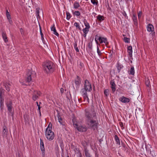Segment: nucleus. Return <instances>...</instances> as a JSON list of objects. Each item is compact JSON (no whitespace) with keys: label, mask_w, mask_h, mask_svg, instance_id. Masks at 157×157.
Returning <instances> with one entry per match:
<instances>
[{"label":"nucleus","mask_w":157,"mask_h":157,"mask_svg":"<svg viewBox=\"0 0 157 157\" xmlns=\"http://www.w3.org/2000/svg\"><path fill=\"white\" fill-rule=\"evenodd\" d=\"M88 47L89 49H91L92 47V43L91 42H89L88 44Z\"/></svg>","instance_id":"a18cd8bd"},{"label":"nucleus","mask_w":157,"mask_h":157,"mask_svg":"<svg viewBox=\"0 0 157 157\" xmlns=\"http://www.w3.org/2000/svg\"><path fill=\"white\" fill-rule=\"evenodd\" d=\"M2 36L3 39L4 40L5 42L6 43L8 42V40L7 39V37L6 32H5L3 31L2 32Z\"/></svg>","instance_id":"aec40b11"},{"label":"nucleus","mask_w":157,"mask_h":157,"mask_svg":"<svg viewBox=\"0 0 157 157\" xmlns=\"http://www.w3.org/2000/svg\"><path fill=\"white\" fill-rule=\"evenodd\" d=\"M84 88L86 90V91L90 92L92 90L91 85L87 79L85 81Z\"/></svg>","instance_id":"1a4fd4ad"},{"label":"nucleus","mask_w":157,"mask_h":157,"mask_svg":"<svg viewBox=\"0 0 157 157\" xmlns=\"http://www.w3.org/2000/svg\"><path fill=\"white\" fill-rule=\"evenodd\" d=\"M97 19L100 22L104 20V17L103 16H101L100 15H98L97 17Z\"/></svg>","instance_id":"cd10ccee"},{"label":"nucleus","mask_w":157,"mask_h":157,"mask_svg":"<svg viewBox=\"0 0 157 157\" xmlns=\"http://www.w3.org/2000/svg\"><path fill=\"white\" fill-rule=\"evenodd\" d=\"M119 124L121 127L122 128V127H123V123L122 122H120L119 123Z\"/></svg>","instance_id":"4d7b16f0"},{"label":"nucleus","mask_w":157,"mask_h":157,"mask_svg":"<svg viewBox=\"0 0 157 157\" xmlns=\"http://www.w3.org/2000/svg\"><path fill=\"white\" fill-rule=\"evenodd\" d=\"M3 86L6 88V90L9 92L10 90V86H11L10 83L9 82H3Z\"/></svg>","instance_id":"2eb2a0df"},{"label":"nucleus","mask_w":157,"mask_h":157,"mask_svg":"<svg viewBox=\"0 0 157 157\" xmlns=\"http://www.w3.org/2000/svg\"><path fill=\"white\" fill-rule=\"evenodd\" d=\"M123 66V65H122L121 64H120V63H118L117 65V71L118 73H120L121 69L122 68Z\"/></svg>","instance_id":"393cba45"},{"label":"nucleus","mask_w":157,"mask_h":157,"mask_svg":"<svg viewBox=\"0 0 157 157\" xmlns=\"http://www.w3.org/2000/svg\"><path fill=\"white\" fill-rule=\"evenodd\" d=\"M74 25L79 30H81V27L79 25V24L77 22H75Z\"/></svg>","instance_id":"72a5a7b5"},{"label":"nucleus","mask_w":157,"mask_h":157,"mask_svg":"<svg viewBox=\"0 0 157 157\" xmlns=\"http://www.w3.org/2000/svg\"><path fill=\"white\" fill-rule=\"evenodd\" d=\"M124 41L125 43H129L130 41V39L127 37H125L124 38Z\"/></svg>","instance_id":"a19ab883"},{"label":"nucleus","mask_w":157,"mask_h":157,"mask_svg":"<svg viewBox=\"0 0 157 157\" xmlns=\"http://www.w3.org/2000/svg\"><path fill=\"white\" fill-rule=\"evenodd\" d=\"M40 34L41 35V38H42V40L43 39H44V38L43 37V34L42 32L41 28V27L40 26Z\"/></svg>","instance_id":"c03bdc74"},{"label":"nucleus","mask_w":157,"mask_h":157,"mask_svg":"<svg viewBox=\"0 0 157 157\" xmlns=\"http://www.w3.org/2000/svg\"><path fill=\"white\" fill-rule=\"evenodd\" d=\"M57 117L58 118V121L60 123V124L62 125V128H65L66 127V123L64 121V120L60 117V115L59 114V113L58 114Z\"/></svg>","instance_id":"9d476101"},{"label":"nucleus","mask_w":157,"mask_h":157,"mask_svg":"<svg viewBox=\"0 0 157 157\" xmlns=\"http://www.w3.org/2000/svg\"><path fill=\"white\" fill-rule=\"evenodd\" d=\"M91 3L94 5H97L98 1L97 0H91Z\"/></svg>","instance_id":"4c0bfd02"},{"label":"nucleus","mask_w":157,"mask_h":157,"mask_svg":"<svg viewBox=\"0 0 157 157\" xmlns=\"http://www.w3.org/2000/svg\"><path fill=\"white\" fill-rule=\"evenodd\" d=\"M36 103L38 107V110L39 111H40L41 107L40 106V105L38 104V103L37 101H36Z\"/></svg>","instance_id":"de8ad7c7"},{"label":"nucleus","mask_w":157,"mask_h":157,"mask_svg":"<svg viewBox=\"0 0 157 157\" xmlns=\"http://www.w3.org/2000/svg\"><path fill=\"white\" fill-rule=\"evenodd\" d=\"M73 14L76 16H79L80 15V13L78 11H75L73 12Z\"/></svg>","instance_id":"ea45409f"},{"label":"nucleus","mask_w":157,"mask_h":157,"mask_svg":"<svg viewBox=\"0 0 157 157\" xmlns=\"http://www.w3.org/2000/svg\"><path fill=\"white\" fill-rule=\"evenodd\" d=\"M81 78L78 76H77L75 80V83L77 87H78L81 83Z\"/></svg>","instance_id":"4468645a"},{"label":"nucleus","mask_w":157,"mask_h":157,"mask_svg":"<svg viewBox=\"0 0 157 157\" xmlns=\"http://www.w3.org/2000/svg\"><path fill=\"white\" fill-rule=\"evenodd\" d=\"M97 40H98L100 42V44L103 43V41L102 40V37H99L98 36Z\"/></svg>","instance_id":"58836bf2"},{"label":"nucleus","mask_w":157,"mask_h":157,"mask_svg":"<svg viewBox=\"0 0 157 157\" xmlns=\"http://www.w3.org/2000/svg\"><path fill=\"white\" fill-rule=\"evenodd\" d=\"M142 15V12L141 11H140L138 14V18H139Z\"/></svg>","instance_id":"8fccbe9b"},{"label":"nucleus","mask_w":157,"mask_h":157,"mask_svg":"<svg viewBox=\"0 0 157 157\" xmlns=\"http://www.w3.org/2000/svg\"><path fill=\"white\" fill-rule=\"evenodd\" d=\"M67 157H69V156L68 155Z\"/></svg>","instance_id":"774afa93"},{"label":"nucleus","mask_w":157,"mask_h":157,"mask_svg":"<svg viewBox=\"0 0 157 157\" xmlns=\"http://www.w3.org/2000/svg\"><path fill=\"white\" fill-rule=\"evenodd\" d=\"M110 85L111 86V88L113 92H114L116 90V85L115 84L114 79L112 80L110 82Z\"/></svg>","instance_id":"f8f14e48"},{"label":"nucleus","mask_w":157,"mask_h":157,"mask_svg":"<svg viewBox=\"0 0 157 157\" xmlns=\"http://www.w3.org/2000/svg\"><path fill=\"white\" fill-rule=\"evenodd\" d=\"M97 52L99 56H100L101 55V53L100 51L98 46H97Z\"/></svg>","instance_id":"37998d69"},{"label":"nucleus","mask_w":157,"mask_h":157,"mask_svg":"<svg viewBox=\"0 0 157 157\" xmlns=\"http://www.w3.org/2000/svg\"><path fill=\"white\" fill-rule=\"evenodd\" d=\"M86 124L88 128L95 130L98 129V123L96 113L94 108L86 109L84 110Z\"/></svg>","instance_id":"f257e3e1"},{"label":"nucleus","mask_w":157,"mask_h":157,"mask_svg":"<svg viewBox=\"0 0 157 157\" xmlns=\"http://www.w3.org/2000/svg\"><path fill=\"white\" fill-rule=\"evenodd\" d=\"M119 100L120 101L124 103H128L130 100L129 98L124 97V96L120 98Z\"/></svg>","instance_id":"ddd939ff"},{"label":"nucleus","mask_w":157,"mask_h":157,"mask_svg":"<svg viewBox=\"0 0 157 157\" xmlns=\"http://www.w3.org/2000/svg\"><path fill=\"white\" fill-rule=\"evenodd\" d=\"M39 103H40V104H41V102H40Z\"/></svg>","instance_id":"69168bd1"},{"label":"nucleus","mask_w":157,"mask_h":157,"mask_svg":"<svg viewBox=\"0 0 157 157\" xmlns=\"http://www.w3.org/2000/svg\"><path fill=\"white\" fill-rule=\"evenodd\" d=\"M90 28H87V27H86L85 28H84L82 30H88V31H89V29Z\"/></svg>","instance_id":"603ef678"},{"label":"nucleus","mask_w":157,"mask_h":157,"mask_svg":"<svg viewBox=\"0 0 157 157\" xmlns=\"http://www.w3.org/2000/svg\"><path fill=\"white\" fill-rule=\"evenodd\" d=\"M52 123H49L48 126L45 132V135L47 139L49 141L53 140L55 137L54 132L52 131Z\"/></svg>","instance_id":"7ed1b4c3"},{"label":"nucleus","mask_w":157,"mask_h":157,"mask_svg":"<svg viewBox=\"0 0 157 157\" xmlns=\"http://www.w3.org/2000/svg\"><path fill=\"white\" fill-rule=\"evenodd\" d=\"M132 19L134 22V25L137 26L138 25V23L136 14H133Z\"/></svg>","instance_id":"a211bd4d"},{"label":"nucleus","mask_w":157,"mask_h":157,"mask_svg":"<svg viewBox=\"0 0 157 157\" xmlns=\"http://www.w3.org/2000/svg\"><path fill=\"white\" fill-rule=\"evenodd\" d=\"M41 94V93L40 91L34 90L32 94L33 100L34 101L36 100L39 98V97L40 96Z\"/></svg>","instance_id":"0eeeda50"},{"label":"nucleus","mask_w":157,"mask_h":157,"mask_svg":"<svg viewBox=\"0 0 157 157\" xmlns=\"http://www.w3.org/2000/svg\"><path fill=\"white\" fill-rule=\"evenodd\" d=\"M104 94L106 97H107L109 95V90L106 89L104 90Z\"/></svg>","instance_id":"473e14b6"},{"label":"nucleus","mask_w":157,"mask_h":157,"mask_svg":"<svg viewBox=\"0 0 157 157\" xmlns=\"http://www.w3.org/2000/svg\"><path fill=\"white\" fill-rule=\"evenodd\" d=\"M85 153L86 157H91V155L89 152L88 150L86 149H85Z\"/></svg>","instance_id":"c85d7f7f"},{"label":"nucleus","mask_w":157,"mask_h":157,"mask_svg":"<svg viewBox=\"0 0 157 157\" xmlns=\"http://www.w3.org/2000/svg\"><path fill=\"white\" fill-rule=\"evenodd\" d=\"M42 67L44 72L47 74L52 73L55 70V65L51 61H48L44 62Z\"/></svg>","instance_id":"f03ea898"},{"label":"nucleus","mask_w":157,"mask_h":157,"mask_svg":"<svg viewBox=\"0 0 157 157\" xmlns=\"http://www.w3.org/2000/svg\"><path fill=\"white\" fill-rule=\"evenodd\" d=\"M40 149L42 152V155L44 156L45 155V151L44 143L43 140L41 138L40 139Z\"/></svg>","instance_id":"9b49d317"},{"label":"nucleus","mask_w":157,"mask_h":157,"mask_svg":"<svg viewBox=\"0 0 157 157\" xmlns=\"http://www.w3.org/2000/svg\"><path fill=\"white\" fill-rule=\"evenodd\" d=\"M87 34V33H86V34L84 33V34H83V36H84V37H86V36Z\"/></svg>","instance_id":"bf43d9fd"},{"label":"nucleus","mask_w":157,"mask_h":157,"mask_svg":"<svg viewBox=\"0 0 157 157\" xmlns=\"http://www.w3.org/2000/svg\"><path fill=\"white\" fill-rule=\"evenodd\" d=\"M6 14L7 19H11L10 15L9 13L7 10H6Z\"/></svg>","instance_id":"e433bc0d"},{"label":"nucleus","mask_w":157,"mask_h":157,"mask_svg":"<svg viewBox=\"0 0 157 157\" xmlns=\"http://www.w3.org/2000/svg\"><path fill=\"white\" fill-rule=\"evenodd\" d=\"M81 99H78V101H80V100H81Z\"/></svg>","instance_id":"e2e57ef3"},{"label":"nucleus","mask_w":157,"mask_h":157,"mask_svg":"<svg viewBox=\"0 0 157 157\" xmlns=\"http://www.w3.org/2000/svg\"><path fill=\"white\" fill-rule=\"evenodd\" d=\"M60 92L61 93L63 94L64 92V89L63 88H61L60 90Z\"/></svg>","instance_id":"5fc2aeb1"},{"label":"nucleus","mask_w":157,"mask_h":157,"mask_svg":"<svg viewBox=\"0 0 157 157\" xmlns=\"http://www.w3.org/2000/svg\"><path fill=\"white\" fill-rule=\"evenodd\" d=\"M12 102L11 101H9L6 104L7 107L9 112V115L11 116L13 118L14 117V113L12 112Z\"/></svg>","instance_id":"39448f33"},{"label":"nucleus","mask_w":157,"mask_h":157,"mask_svg":"<svg viewBox=\"0 0 157 157\" xmlns=\"http://www.w3.org/2000/svg\"><path fill=\"white\" fill-rule=\"evenodd\" d=\"M127 52L128 53V55L129 57L131 58L132 56V47L131 46H129L127 48Z\"/></svg>","instance_id":"dca6fc26"},{"label":"nucleus","mask_w":157,"mask_h":157,"mask_svg":"<svg viewBox=\"0 0 157 157\" xmlns=\"http://www.w3.org/2000/svg\"><path fill=\"white\" fill-rule=\"evenodd\" d=\"M74 127L79 132H86L87 130L86 127L85 125H78L77 124H74Z\"/></svg>","instance_id":"6e6552de"},{"label":"nucleus","mask_w":157,"mask_h":157,"mask_svg":"<svg viewBox=\"0 0 157 157\" xmlns=\"http://www.w3.org/2000/svg\"><path fill=\"white\" fill-rule=\"evenodd\" d=\"M39 113L40 116H41V112H40V111H39Z\"/></svg>","instance_id":"052dcab7"},{"label":"nucleus","mask_w":157,"mask_h":157,"mask_svg":"<svg viewBox=\"0 0 157 157\" xmlns=\"http://www.w3.org/2000/svg\"><path fill=\"white\" fill-rule=\"evenodd\" d=\"M98 36L97 35L95 36V42L97 44H98V40H97V39L98 38Z\"/></svg>","instance_id":"09e8293b"},{"label":"nucleus","mask_w":157,"mask_h":157,"mask_svg":"<svg viewBox=\"0 0 157 157\" xmlns=\"http://www.w3.org/2000/svg\"><path fill=\"white\" fill-rule=\"evenodd\" d=\"M102 40H103V43H105L106 44L108 43L106 38L102 37Z\"/></svg>","instance_id":"79ce46f5"},{"label":"nucleus","mask_w":157,"mask_h":157,"mask_svg":"<svg viewBox=\"0 0 157 157\" xmlns=\"http://www.w3.org/2000/svg\"><path fill=\"white\" fill-rule=\"evenodd\" d=\"M36 73L31 70H29L27 72L26 76L25 78V81L27 84H25L24 82H21V83L23 85H30V82L32 81V78L36 76Z\"/></svg>","instance_id":"20e7f679"},{"label":"nucleus","mask_w":157,"mask_h":157,"mask_svg":"<svg viewBox=\"0 0 157 157\" xmlns=\"http://www.w3.org/2000/svg\"><path fill=\"white\" fill-rule=\"evenodd\" d=\"M17 157H21V155L20 154H19L18 155V156Z\"/></svg>","instance_id":"680f3d73"},{"label":"nucleus","mask_w":157,"mask_h":157,"mask_svg":"<svg viewBox=\"0 0 157 157\" xmlns=\"http://www.w3.org/2000/svg\"><path fill=\"white\" fill-rule=\"evenodd\" d=\"M115 139L116 141V144H117L118 145H120V140L119 138L118 137V136L117 135H115Z\"/></svg>","instance_id":"a878e982"},{"label":"nucleus","mask_w":157,"mask_h":157,"mask_svg":"<svg viewBox=\"0 0 157 157\" xmlns=\"http://www.w3.org/2000/svg\"><path fill=\"white\" fill-rule=\"evenodd\" d=\"M85 144V143H84L83 144V145H84Z\"/></svg>","instance_id":"338daca9"},{"label":"nucleus","mask_w":157,"mask_h":157,"mask_svg":"<svg viewBox=\"0 0 157 157\" xmlns=\"http://www.w3.org/2000/svg\"><path fill=\"white\" fill-rule=\"evenodd\" d=\"M74 47L76 52H79V50L77 47V41H75V43H74Z\"/></svg>","instance_id":"c756f323"},{"label":"nucleus","mask_w":157,"mask_h":157,"mask_svg":"<svg viewBox=\"0 0 157 157\" xmlns=\"http://www.w3.org/2000/svg\"><path fill=\"white\" fill-rule=\"evenodd\" d=\"M146 149L147 151L149 154H151V151L149 149H147L146 147Z\"/></svg>","instance_id":"49530a36"},{"label":"nucleus","mask_w":157,"mask_h":157,"mask_svg":"<svg viewBox=\"0 0 157 157\" xmlns=\"http://www.w3.org/2000/svg\"><path fill=\"white\" fill-rule=\"evenodd\" d=\"M108 10L111 11H112V9L111 8L109 7V4H108Z\"/></svg>","instance_id":"864d4df0"},{"label":"nucleus","mask_w":157,"mask_h":157,"mask_svg":"<svg viewBox=\"0 0 157 157\" xmlns=\"http://www.w3.org/2000/svg\"><path fill=\"white\" fill-rule=\"evenodd\" d=\"M8 19L9 20L10 24H12V23H13V21H12V20H11V19Z\"/></svg>","instance_id":"13d9d810"},{"label":"nucleus","mask_w":157,"mask_h":157,"mask_svg":"<svg viewBox=\"0 0 157 157\" xmlns=\"http://www.w3.org/2000/svg\"><path fill=\"white\" fill-rule=\"evenodd\" d=\"M124 84L125 85H124V89L125 90H128L130 88L131 86V84L129 82H126Z\"/></svg>","instance_id":"6ab92c4d"},{"label":"nucleus","mask_w":157,"mask_h":157,"mask_svg":"<svg viewBox=\"0 0 157 157\" xmlns=\"http://www.w3.org/2000/svg\"><path fill=\"white\" fill-rule=\"evenodd\" d=\"M66 19L67 20H69L71 17V14L69 12H66Z\"/></svg>","instance_id":"c9c22d12"},{"label":"nucleus","mask_w":157,"mask_h":157,"mask_svg":"<svg viewBox=\"0 0 157 157\" xmlns=\"http://www.w3.org/2000/svg\"><path fill=\"white\" fill-rule=\"evenodd\" d=\"M20 31L22 35L24 34L23 29L22 28H21L20 29Z\"/></svg>","instance_id":"3c124183"},{"label":"nucleus","mask_w":157,"mask_h":157,"mask_svg":"<svg viewBox=\"0 0 157 157\" xmlns=\"http://www.w3.org/2000/svg\"><path fill=\"white\" fill-rule=\"evenodd\" d=\"M39 8H37L36 9V14L37 18L39 17Z\"/></svg>","instance_id":"f704fd0d"},{"label":"nucleus","mask_w":157,"mask_h":157,"mask_svg":"<svg viewBox=\"0 0 157 157\" xmlns=\"http://www.w3.org/2000/svg\"><path fill=\"white\" fill-rule=\"evenodd\" d=\"M73 6L75 9H77L80 6L79 3L77 2H74Z\"/></svg>","instance_id":"bb28decb"},{"label":"nucleus","mask_w":157,"mask_h":157,"mask_svg":"<svg viewBox=\"0 0 157 157\" xmlns=\"http://www.w3.org/2000/svg\"><path fill=\"white\" fill-rule=\"evenodd\" d=\"M83 22L84 24V25L87 28H90V26L89 23L87 22V21L86 19H84L83 20Z\"/></svg>","instance_id":"7c9ffc66"},{"label":"nucleus","mask_w":157,"mask_h":157,"mask_svg":"<svg viewBox=\"0 0 157 157\" xmlns=\"http://www.w3.org/2000/svg\"><path fill=\"white\" fill-rule=\"evenodd\" d=\"M51 31L53 32V33L55 35L57 36H59V34L57 32L56 28L55 26V25L54 24L53 25V26L51 27Z\"/></svg>","instance_id":"412c9836"},{"label":"nucleus","mask_w":157,"mask_h":157,"mask_svg":"<svg viewBox=\"0 0 157 157\" xmlns=\"http://www.w3.org/2000/svg\"><path fill=\"white\" fill-rule=\"evenodd\" d=\"M82 31H83V33H87L88 32V30H82Z\"/></svg>","instance_id":"6e6d98bb"},{"label":"nucleus","mask_w":157,"mask_h":157,"mask_svg":"<svg viewBox=\"0 0 157 157\" xmlns=\"http://www.w3.org/2000/svg\"><path fill=\"white\" fill-rule=\"evenodd\" d=\"M6 126L3 127V135L4 136H7L8 133L7 130L6 128Z\"/></svg>","instance_id":"b1692460"},{"label":"nucleus","mask_w":157,"mask_h":157,"mask_svg":"<svg viewBox=\"0 0 157 157\" xmlns=\"http://www.w3.org/2000/svg\"><path fill=\"white\" fill-rule=\"evenodd\" d=\"M4 99L3 98H1L0 99V109L2 111L4 107Z\"/></svg>","instance_id":"4be33fe9"},{"label":"nucleus","mask_w":157,"mask_h":157,"mask_svg":"<svg viewBox=\"0 0 157 157\" xmlns=\"http://www.w3.org/2000/svg\"><path fill=\"white\" fill-rule=\"evenodd\" d=\"M147 30L148 31L152 32L154 31V27L151 24H149L147 27Z\"/></svg>","instance_id":"f3484780"},{"label":"nucleus","mask_w":157,"mask_h":157,"mask_svg":"<svg viewBox=\"0 0 157 157\" xmlns=\"http://www.w3.org/2000/svg\"><path fill=\"white\" fill-rule=\"evenodd\" d=\"M125 15H127L126 13H125Z\"/></svg>","instance_id":"0e129e2a"},{"label":"nucleus","mask_w":157,"mask_h":157,"mask_svg":"<svg viewBox=\"0 0 157 157\" xmlns=\"http://www.w3.org/2000/svg\"><path fill=\"white\" fill-rule=\"evenodd\" d=\"M128 73L129 75H133L135 74L134 68L133 66H132L131 69L129 71H128Z\"/></svg>","instance_id":"5701e85b"},{"label":"nucleus","mask_w":157,"mask_h":157,"mask_svg":"<svg viewBox=\"0 0 157 157\" xmlns=\"http://www.w3.org/2000/svg\"><path fill=\"white\" fill-rule=\"evenodd\" d=\"M145 84L147 86L149 87L150 86V81L149 78H147L146 79Z\"/></svg>","instance_id":"2f4dec72"},{"label":"nucleus","mask_w":157,"mask_h":157,"mask_svg":"<svg viewBox=\"0 0 157 157\" xmlns=\"http://www.w3.org/2000/svg\"><path fill=\"white\" fill-rule=\"evenodd\" d=\"M88 91H86V90L83 88L81 89L80 93L82 94L83 98L84 101H86L87 102H89V99L87 94V92Z\"/></svg>","instance_id":"423d86ee"}]
</instances>
